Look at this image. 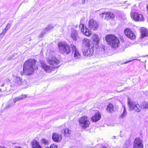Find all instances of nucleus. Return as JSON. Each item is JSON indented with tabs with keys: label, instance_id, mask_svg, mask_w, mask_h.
<instances>
[{
	"label": "nucleus",
	"instance_id": "f3484780",
	"mask_svg": "<svg viewBox=\"0 0 148 148\" xmlns=\"http://www.w3.org/2000/svg\"><path fill=\"white\" fill-rule=\"evenodd\" d=\"M62 136L58 133L53 134L52 139L54 141L58 142L60 141L62 139Z\"/></svg>",
	"mask_w": 148,
	"mask_h": 148
},
{
	"label": "nucleus",
	"instance_id": "f8f14e48",
	"mask_svg": "<svg viewBox=\"0 0 148 148\" xmlns=\"http://www.w3.org/2000/svg\"><path fill=\"white\" fill-rule=\"evenodd\" d=\"M131 16L132 19L136 21H142L144 18L142 14L136 12H134Z\"/></svg>",
	"mask_w": 148,
	"mask_h": 148
},
{
	"label": "nucleus",
	"instance_id": "2f4dec72",
	"mask_svg": "<svg viewBox=\"0 0 148 148\" xmlns=\"http://www.w3.org/2000/svg\"><path fill=\"white\" fill-rule=\"evenodd\" d=\"M11 26V24L10 23H8L5 29H6L8 30L10 28Z\"/></svg>",
	"mask_w": 148,
	"mask_h": 148
},
{
	"label": "nucleus",
	"instance_id": "2eb2a0df",
	"mask_svg": "<svg viewBox=\"0 0 148 148\" xmlns=\"http://www.w3.org/2000/svg\"><path fill=\"white\" fill-rule=\"evenodd\" d=\"M41 66L45 71L47 73H50L53 69V67L44 63H41Z\"/></svg>",
	"mask_w": 148,
	"mask_h": 148
},
{
	"label": "nucleus",
	"instance_id": "5701e85b",
	"mask_svg": "<svg viewBox=\"0 0 148 148\" xmlns=\"http://www.w3.org/2000/svg\"><path fill=\"white\" fill-rule=\"evenodd\" d=\"M114 105L112 103H110L107 106L106 110L107 112L110 113H112L114 111Z\"/></svg>",
	"mask_w": 148,
	"mask_h": 148
},
{
	"label": "nucleus",
	"instance_id": "412c9836",
	"mask_svg": "<svg viewBox=\"0 0 148 148\" xmlns=\"http://www.w3.org/2000/svg\"><path fill=\"white\" fill-rule=\"evenodd\" d=\"M32 148H42L41 146L36 140H34L31 143Z\"/></svg>",
	"mask_w": 148,
	"mask_h": 148
},
{
	"label": "nucleus",
	"instance_id": "ea45409f",
	"mask_svg": "<svg viewBox=\"0 0 148 148\" xmlns=\"http://www.w3.org/2000/svg\"><path fill=\"white\" fill-rule=\"evenodd\" d=\"M130 145V144L129 143L127 146L126 145V146H125V148H126L128 146H129Z\"/></svg>",
	"mask_w": 148,
	"mask_h": 148
},
{
	"label": "nucleus",
	"instance_id": "c756f323",
	"mask_svg": "<svg viewBox=\"0 0 148 148\" xmlns=\"http://www.w3.org/2000/svg\"><path fill=\"white\" fill-rule=\"evenodd\" d=\"M41 142L44 145H47L49 144V141L45 139H42L41 140Z\"/></svg>",
	"mask_w": 148,
	"mask_h": 148
},
{
	"label": "nucleus",
	"instance_id": "1a4fd4ad",
	"mask_svg": "<svg viewBox=\"0 0 148 148\" xmlns=\"http://www.w3.org/2000/svg\"><path fill=\"white\" fill-rule=\"evenodd\" d=\"M143 146L142 144V140L140 138H136L134 140V148H143Z\"/></svg>",
	"mask_w": 148,
	"mask_h": 148
},
{
	"label": "nucleus",
	"instance_id": "6e6552de",
	"mask_svg": "<svg viewBox=\"0 0 148 148\" xmlns=\"http://www.w3.org/2000/svg\"><path fill=\"white\" fill-rule=\"evenodd\" d=\"M90 46H94V45L92 44V43L91 41L87 38H84L82 41V50L88 48L89 47H90Z\"/></svg>",
	"mask_w": 148,
	"mask_h": 148
},
{
	"label": "nucleus",
	"instance_id": "dca6fc26",
	"mask_svg": "<svg viewBox=\"0 0 148 148\" xmlns=\"http://www.w3.org/2000/svg\"><path fill=\"white\" fill-rule=\"evenodd\" d=\"M48 61V62L49 64L54 66L58 65L60 62L59 61L55 58H52L51 59L49 60ZM60 66V65L58 66H54L53 67V68H57L59 66Z\"/></svg>",
	"mask_w": 148,
	"mask_h": 148
},
{
	"label": "nucleus",
	"instance_id": "4c0bfd02",
	"mask_svg": "<svg viewBox=\"0 0 148 148\" xmlns=\"http://www.w3.org/2000/svg\"><path fill=\"white\" fill-rule=\"evenodd\" d=\"M131 60H130V61H127V62H124V63H123V64H127V63H128V62H131Z\"/></svg>",
	"mask_w": 148,
	"mask_h": 148
},
{
	"label": "nucleus",
	"instance_id": "c85d7f7f",
	"mask_svg": "<svg viewBox=\"0 0 148 148\" xmlns=\"http://www.w3.org/2000/svg\"><path fill=\"white\" fill-rule=\"evenodd\" d=\"M15 103H13L12 102H10L6 106V108H8L10 107H12L14 105Z\"/></svg>",
	"mask_w": 148,
	"mask_h": 148
},
{
	"label": "nucleus",
	"instance_id": "f704fd0d",
	"mask_svg": "<svg viewBox=\"0 0 148 148\" xmlns=\"http://www.w3.org/2000/svg\"><path fill=\"white\" fill-rule=\"evenodd\" d=\"M31 40V38L30 37H28L26 38V40L27 41H30Z\"/></svg>",
	"mask_w": 148,
	"mask_h": 148
},
{
	"label": "nucleus",
	"instance_id": "f257e3e1",
	"mask_svg": "<svg viewBox=\"0 0 148 148\" xmlns=\"http://www.w3.org/2000/svg\"><path fill=\"white\" fill-rule=\"evenodd\" d=\"M36 62L34 59L25 61L23 66V73L26 75L33 74L34 71L38 69L37 66L36 65Z\"/></svg>",
	"mask_w": 148,
	"mask_h": 148
},
{
	"label": "nucleus",
	"instance_id": "b1692460",
	"mask_svg": "<svg viewBox=\"0 0 148 148\" xmlns=\"http://www.w3.org/2000/svg\"><path fill=\"white\" fill-rule=\"evenodd\" d=\"M148 35V31L146 29H141V37L143 38L147 36Z\"/></svg>",
	"mask_w": 148,
	"mask_h": 148
},
{
	"label": "nucleus",
	"instance_id": "4468645a",
	"mask_svg": "<svg viewBox=\"0 0 148 148\" xmlns=\"http://www.w3.org/2000/svg\"><path fill=\"white\" fill-rule=\"evenodd\" d=\"M71 48L72 51V53L74 55V56L75 59L80 58V55L78 50L73 45H71Z\"/></svg>",
	"mask_w": 148,
	"mask_h": 148
},
{
	"label": "nucleus",
	"instance_id": "ddd939ff",
	"mask_svg": "<svg viewBox=\"0 0 148 148\" xmlns=\"http://www.w3.org/2000/svg\"><path fill=\"white\" fill-rule=\"evenodd\" d=\"M88 26L91 29L95 30L97 29L98 23L93 19H91L89 21Z\"/></svg>",
	"mask_w": 148,
	"mask_h": 148
},
{
	"label": "nucleus",
	"instance_id": "7ed1b4c3",
	"mask_svg": "<svg viewBox=\"0 0 148 148\" xmlns=\"http://www.w3.org/2000/svg\"><path fill=\"white\" fill-rule=\"evenodd\" d=\"M106 40L108 44L114 48H116L119 46V40L117 37L113 35H107L106 37Z\"/></svg>",
	"mask_w": 148,
	"mask_h": 148
},
{
	"label": "nucleus",
	"instance_id": "9b49d317",
	"mask_svg": "<svg viewBox=\"0 0 148 148\" xmlns=\"http://www.w3.org/2000/svg\"><path fill=\"white\" fill-rule=\"evenodd\" d=\"M104 15H105V19L107 20L110 18L113 19L115 17L114 15L110 12H105L100 14V16L102 17H103Z\"/></svg>",
	"mask_w": 148,
	"mask_h": 148
},
{
	"label": "nucleus",
	"instance_id": "a211bd4d",
	"mask_svg": "<svg viewBox=\"0 0 148 148\" xmlns=\"http://www.w3.org/2000/svg\"><path fill=\"white\" fill-rule=\"evenodd\" d=\"M71 36L73 40L76 41L79 38V35L77 31L74 29L72 30Z\"/></svg>",
	"mask_w": 148,
	"mask_h": 148
},
{
	"label": "nucleus",
	"instance_id": "6ab92c4d",
	"mask_svg": "<svg viewBox=\"0 0 148 148\" xmlns=\"http://www.w3.org/2000/svg\"><path fill=\"white\" fill-rule=\"evenodd\" d=\"M92 39L93 41V43L96 45V47H98V44L99 40V36L96 34H93L92 35Z\"/></svg>",
	"mask_w": 148,
	"mask_h": 148
},
{
	"label": "nucleus",
	"instance_id": "72a5a7b5",
	"mask_svg": "<svg viewBox=\"0 0 148 148\" xmlns=\"http://www.w3.org/2000/svg\"><path fill=\"white\" fill-rule=\"evenodd\" d=\"M2 90H3V91H4L6 90V86H5V88H0V92H2Z\"/></svg>",
	"mask_w": 148,
	"mask_h": 148
},
{
	"label": "nucleus",
	"instance_id": "cd10ccee",
	"mask_svg": "<svg viewBox=\"0 0 148 148\" xmlns=\"http://www.w3.org/2000/svg\"><path fill=\"white\" fill-rule=\"evenodd\" d=\"M127 115V113L126 112V110L125 107H124V110L123 113L121 115L120 118H123Z\"/></svg>",
	"mask_w": 148,
	"mask_h": 148
},
{
	"label": "nucleus",
	"instance_id": "4be33fe9",
	"mask_svg": "<svg viewBox=\"0 0 148 148\" xmlns=\"http://www.w3.org/2000/svg\"><path fill=\"white\" fill-rule=\"evenodd\" d=\"M101 115L99 113L95 114V116L91 118L92 121L94 122H96L99 120L101 118Z\"/></svg>",
	"mask_w": 148,
	"mask_h": 148
},
{
	"label": "nucleus",
	"instance_id": "f03ea898",
	"mask_svg": "<svg viewBox=\"0 0 148 148\" xmlns=\"http://www.w3.org/2000/svg\"><path fill=\"white\" fill-rule=\"evenodd\" d=\"M128 104L131 110H133L137 112H140L142 108L148 109V102H143L140 107L138 104L133 103L128 98Z\"/></svg>",
	"mask_w": 148,
	"mask_h": 148
},
{
	"label": "nucleus",
	"instance_id": "e433bc0d",
	"mask_svg": "<svg viewBox=\"0 0 148 148\" xmlns=\"http://www.w3.org/2000/svg\"><path fill=\"white\" fill-rule=\"evenodd\" d=\"M77 1H78V3H82L83 4V2L82 1V0H77Z\"/></svg>",
	"mask_w": 148,
	"mask_h": 148
},
{
	"label": "nucleus",
	"instance_id": "393cba45",
	"mask_svg": "<svg viewBox=\"0 0 148 148\" xmlns=\"http://www.w3.org/2000/svg\"><path fill=\"white\" fill-rule=\"evenodd\" d=\"M22 79L19 77H16L14 80V82L18 85H21L22 83Z\"/></svg>",
	"mask_w": 148,
	"mask_h": 148
},
{
	"label": "nucleus",
	"instance_id": "aec40b11",
	"mask_svg": "<svg viewBox=\"0 0 148 148\" xmlns=\"http://www.w3.org/2000/svg\"><path fill=\"white\" fill-rule=\"evenodd\" d=\"M53 28V26L51 25H49L45 28L43 29L41 34V37H42L47 32L51 30Z\"/></svg>",
	"mask_w": 148,
	"mask_h": 148
},
{
	"label": "nucleus",
	"instance_id": "a19ab883",
	"mask_svg": "<svg viewBox=\"0 0 148 148\" xmlns=\"http://www.w3.org/2000/svg\"><path fill=\"white\" fill-rule=\"evenodd\" d=\"M102 148H107L105 146H103L102 147Z\"/></svg>",
	"mask_w": 148,
	"mask_h": 148
},
{
	"label": "nucleus",
	"instance_id": "79ce46f5",
	"mask_svg": "<svg viewBox=\"0 0 148 148\" xmlns=\"http://www.w3.org/2000/svg\"><path fill=\"white\" fill-rule=\"evenodd\" d=\"M8 80L9 82L10 81V80H9V79H6V81H7Z\"/></svg>",
	"mask_w": 148,
	"mask_h": 148
},
{
	"label": "nucleus",
	"instance_id": "0eeeda50",
	"mask_svg": "<svg viewBox=\"0 0 148 148\" xmlns=\"http://www.w3.org/2000/svg\"><path fill=\"white\" fill-rule=\"evenodd\" d=\"M124 33L125 35L128 38L131 40L135 39L136 38V36L135 34L129 28H127L124 30Z\"/></svg>",
	"mask_w": 148,
	"mask_h": 148
},
{
	"label": "nucleus",
	"instance_id": "39448f33",
	"mask_svg": "<svg viewBox=\"0 0 148 148\" xmlns=\"http://www.w3.org/2000/svg\"><path fill=\"white\" fill-rule=\"evenodd\" d=\"M80 125L83 128H86L90 124L88 117L84 116L80 118L79 119Z\"/></svg>",
	"mask_w": 148,
	"mask_h": 148
},
{
	"label": "nucleus",
	"instance_id": "37998d69",
	"mask_svg": "<svg viewBox=\"0 0 148 148\" xmlns=\"http://www.w3.org/2000/svg\"><path fill=\"white\" fill-rule=\"evenodd\" d=\"M2 148H7V147H2Z\"/></svg>",
	"mask_w": 148,
	"mask_h": 148
},
{
	"label": "nucleus",
	"instance_id": "423d86ee",
	"mask_svg": "<svg viewBox=\"0 0 148 148\" xmlns=\"http://www.w3.org/2000/svg\"><path fill=\"white\" fill-rule=\"evenodd\" d=\"M94 49V46H90V47L82 50L83 54L84 56H91L93 54Z\"/></svg>",
	"mask_w": 148,
	"mask_h": 148
},
{
	"label": "nucleus",
	"instance_id": "a878e982",
	"mask_svg": "<svg viewBox=\"0 0 148 148\" xmlns=\"http://www.w3.org/2000/svg\"><path fill=\"white\" fill-rule=\"evenodd\" d=\"M27 97V96L25 95H22L18 97H16L13 100V101L14 103H15L17 101H18L23 99Z\"/></svg>",
	"mask_w": 148,
	"mask_h": 148
},
{
	"label": "nucleus",
	"instance_id": "bb28decb",
	"mask_svg": "<svg viewBox=\"0 0 148 148\" xmlns=\"http://www.w3.org/2000/svg\"><path fill=\"white\" fill-rule=\"evenodd\" d=\"M64 136L66 137H68L71 133V131L68 128H66L63 130Z\"/></svg>",
	"mask_w": 148,
	"mask_h": 148
},
{
	"label": "nucleus",
	"instance_id": "7c9ffc66",
	"mask_svg": "<svg viewBox=\"0 0 148 148\" xmlns=\"http://www.w3.org/2000/svg\"><path fill=\"white\" fill-rule=\"evenodd\" d=\"M16 55V54H13L12 56H10L7 59L8 60H10L12 59L15 55Z\"/></svg>",
	"mask_w": 148,
	"mask_h": 148
},
{
	"label": "nucleus",
	"instance_id": "c9c22d12",
	"mask_svg": "<svg viewBox=\"0 0 148 148\" xmlns=\"http://www.w3.org/2000/svg\"><path fill=\"white\" fill-rule=\"evenodd\" d=\"M88 0H82L83 2V4H84L85 3H86L88 2Z\"/></svg>",
	"mask_w": 148,
	"mask_h": 148
},
{
	"label": "nucleus",
	"instance_id": "58836bf2",
	"mask_svg": "<svg viewBox=\"0 0 148 148\" xmlns=\"http://www.w3.org/2000/svg\"><path fill=\"white\" fill-rule=\"evenodd\" d=\"M5 84L3 83L2 85H1V87H3L5 86Z\"/></svg>",
	"mask_w": 148,
	"mask_h": 148
},
{
	"label": "nucleus",
	"instance_id": "9d476101",
	"mask_svg": "<svg viewBox=\"0 0 148 148\" xmlns=\"http://www.w3.org/2000/svg\"><path fill=\"white\" fill-rule=\"evenodd\" d=\"M79 25V27L80 28H81V31L82 32H83L84 34L87 36H90L92 34V32L90 30L86 28L84 29V24L81 23Z\"/></svg>",
	"mask_w": 148,
	"mask_h": 148
},
{
	"label": "nucleus",
	"instance_id": "473e14b6",
	"mask_svg": "<svg viewBox=\"0 0 148 148\" xmlns=\"http://www.w3.org/2000/svg\"><path fill=\"white\" fill-rule=\"evenodd\" d=\"M8 31V30L6 29H4L3 30L2 32L0 34V35H2L3 36Z\"/></svg>",
	"mask_w": 148,
	"mask_h": 148
},
{
	"label": "nucleus",
	"instance_id": "20e7f679",
	"mask_svg": "<svg viewBox=\"0 0 148 148\" xmlns=\"http://www.w3.org/2000/svg\"><path fill=\"white\" fill-rule=\"evenodd\" d=\"M58 47L60 51L63 53L68 54L72 50L71 46L69 47L66 43L60 42L58 45Z\"/></svg>",
	"mask_w": 148,
	"mask_h": 148
}]
</instances>
